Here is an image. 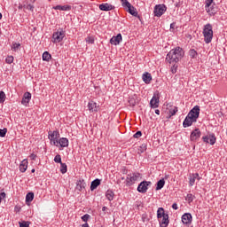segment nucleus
<instances>
[{
	"mask_svg": "<svg viewBox=\"0 0 227 227\" xmlns=\"http://www.w3.org/2000/svg\"><path fill=\"white\" fill-rule=\"evenodd\" d=\"M198 118H200V106H195L185 117L183 127L187 129V127H191L192 123L198 121Z\"/></svg>",
	"mask_w": 227,
	"mask_h": 227,
	"instance_id": "nucleus-1",
	"label": "nucleus"
},
{
	"mask_svg": "<svg viewBox=\"0 0 227 227\" xmlns=\"http://www.w3.org/2000/svg\"><path fill=\"white\" fill-rule=\"evenodd\" d=\"M184 49L180 47H176V49H172L166 57L167 63H178L182 58L184 56Z\"/></svg>",
	"mask_w": 227,
	"mask_h": 227,
	"instance_id": "nucleus-2",
	"label": "nucleus"
},
{
	"mask_svg": "<svg viewBox=\"0 0 227 227\" xmlns=\"http://www.w3.org/2000/svg\"><path fill=\"white\" fill-rule=\"evenodd\" d=\"M157 217L160 219V227H168L169 224V215L165 214L164 207H159L157 210ZM161 219V220H160Z\"/></svg>",
	"mask_w": 227,
	"mask_h": 227,
	"instance_id": "nucleus-3",
	"label": "nucleus"
},
{
	"mask_svg": "<svg viewBox=\"0 0 227 227\" xmlns=\"http://www.w3.org/2000/svg\"><path fill=\"white\" fill-rule=\"evenodd\" d=\"M203 36L206 43H210V42H212V39L214 38V30L212 29V25L210 23L204 26Z\"/></svg>",
	"mask_w": 227,
	"mask_h": 227,
	"instance_id": "nucleus-4",
	"label": "nucleus"
},
{
	"mask_svg": "<svg viewBox=\"0 0 227 227\" xmlns=\"http://www.w3.org/2000/svg\"><path fill=\"white\" fill-rule=\"evenodd\" d=\"M141 179V174L138 172H134L131 174H128L126 177V185L130 186L134 185L136 182Z\"/></svg>",
	"mask_w": 227,
	"mask_h": 227,
	"instance_id": "nucleus-5",
	"label": "nucleus"
},
{
	"mask_svg": "<svg viewBox=\"0 0 227 227\" xmlns=\"http://www.w3.org/2000/svg\"><path fill=\"white\" fill-rule=\"evenodd\" d=\"M53 43H59V42H63L65 38V31L63 28H59L56 32L52 35Z\"/></svg>",
	"mask_w": 227,
	"mask_h": 227,
	"instance_id": "nucleus-6",
	"label": "nucleus"
},
{
	"mask_svg": "<svg viewBox=\"0 0 227 227\" xmlns=\"http://www.w3.org/2000/svg\"><path fill=\"white\" fill-rule=\"evenodd\" d=\"M48 139H50L51 144L54 146H58V139H59V131H49Z\"/></svg>",
	"mask_w": 227,
	"mask_h": 227,
	"instance_id": "nucleus-7",
	"label": "nucleus"
},
{
	"mask_svg": "<svg viewBox=\"0 0 227 227\" xmlns=\"http://www.w3.org/2000/svg\"><path fill=\"white\" fill-rule=\"evenodd\" d=\"M150 185H152V182L143 181L138 184L137 191L142 194H145L148 191V186Z\"/></svg>",
	"mask_w": 227,
	"mask_h": 227,
	"instance_id": "nucleus-8",
	"label": "nucleus"
},
{
	"mask_svg": "<svg viewBox=\"0 0 227 227\" xmlns=\"http://www.w3.org/2000/svg\"><path fill=\"white\" fill-rule=\"evenodd\" d=\"M168 10V7L164 4H158L154 7V16L155 17H162L164 15V12Z\"/></svg>",
	"mask_w": 227,
	"mask_h": 227,
	"instance_id": "nucleus-9",
	"label": "nucleus"
},
{
	"mask_svg": "<svg viewBox=\"0 0 227 227\" xmlns=\"http://www.w3.org/2000/svg\"><path fill=\"white\" fill-rule=\"evenodd\" d=\"M202 140L204 143H207L208 145H215V141H217V138H215V135L211 134L209 136L202 137Z\"/></svg>",
	"mask_w": 227,
	"mask_h": 227,
	"instance_id": "nucleus-10",
	"label": "nucleus"
},
{
	"mask_svg": "<svg viewBox=\"0 0 227 227\" xmlns=\"http://www.w3.org/2000/svg\"><path fill=\"white\" fill-rule=\"evenodd\" d=\"M214 3V0H206L205 1V8H206V12L207 13H209V15H215V10H214L212 7V4Z\"/></svg>",
	"mask_w": 227,
	"mask_h": 227,
	"instance_id": "nucleus-11",
	"label": "nucleus"
},
{
	"mask_svg": "<svg viewBox=\"0 0 227 227\" xmlns=\"http://www.w3.org/2000/svg\"><path fill=\"white\" fill-rule=\"evenodd\" d=\"M200 137H201V131L200 130V129H195L193 131H192L190 135L191 141L195 143V141L200 139Z\"/></svg>",
	"mask_w": 227,
	"mask_h": 227,
	"instance_id": "nucleus-12",
	"label": "nucleus"
},
{
	"mask_svg": "<svg viewBox=\"0 0 227 227\" xmlns=\"http://www.w3.org/2000/svg\"><path fill=\"white\" fill-rule=\"evenodd\" d=\"M114 5L108 3L99 4V10H101V12H111V10H114Z\"/></svg>",
	"mask_w": 227,
	"mask_h": 227,
	"instance_id": "nucleus-13",
	"label": "nucleus"
},
{
	"mask_svg": "<svg viewBox=\"0 0 227 227\" xmlns=\"http://www.w3.org/2000/svg\"><path fill=\"white\" fill-rule=\"evenodd\" d=\"M123 40L121 34H118L116 36H113L110 39V43L112 45H120L121 42Z\"/></svg>",
	"mask_w": 227,
	"mask_h": 227,
	"instance_id": "nucleus-14",
	"label": "nucleus"
},
{
	"mask_svg": "<svg viewBox=\"0 0 227 227\" xmlns=\"http://www.w3.org/2000/svg\"><path fill=\"white\" fill-rule=\"evenodd\" d=\"M183 224H191L192 223V215L191 213H186L182 216Z\"/></svg>",
	"mask_w": 227,
	"mask_h": 227,
	"instance_id": "nucleus-15",
	"label": "nucleus"
},
{
	"mask_svg": "<svg viewBox=\"0 0 227 227\" xmlns=\"http://www.w3.org/2000/svg\"><path fill=\"white\" fill-rule=\"evenodd\" d=\"M31 100V93L30 92H26L24 95H23V98L21 100V104L23 106H27L29 104V101Z\"/></svg>",
	"mask_w": 227,
	"mask_h": 227,
	"instance_id": "nucleus-16",
	"label": "nucleus"
},
{
	"mask_svg": "<svg viewBox=\"0 0 227 227\" xmlns=\"http://www.w3.org/2000/svg\"><path fill=\"white\" fill-rule=\"evenodd\" d=\"M86 187V182L84 179H80L76 182V191L82 192Z\"/></svg>",
	"mask_w": 227,
	"mask_h": 227,
	"instance_id": "nucleus-17",
	"label": "nucleus"
},
{
	"mask_svg": "<svg viewBox=\"0 0 227 227\" xmlns=\"http://www.w3.org/2000/svg\"><path fill=\"white\" fill-rule=\"evenodd\" d=\"M150 106L153 109H156V107H159V97L153 96L150 101Z\"/></svg>",
	"mask_w": 227,
	"mask_h": 227,
	"instance_id": "nucleus-18",
	"label": "nucleus"
},
{
	"mask_svg": "<svg viewBox=\"0 0 227 227\" xmlns=\"http://www.w3.org/2000/svg\"><path fill=\"white\" fill-rule=\"evenodd\" d=\"M58 146H60L61 148H67L68 146V138L62 137L58 140Z\"/></svg>",
	"mask_w": 227,
	"mask_h": 227,
	"instance_id": "nucleus-19",
	"label": "nucleus"
},
{
	"mask_svg": "<svg viewBox=\"0 0 227 227\" xmlns=\"http://www.w3.org/2000/svg\"><path fill=\"white\" fill-rule=\"evenodd\" d=\"M196 180H200V174L195 173V174L190 175L189 184L191 185V187H192V185H194Z\"/></svg>",
	"mask_w": 227,
	"mask_h": 227,
	"instance_id": "nucleus-20",
	"label": "nucleus"
},
{
	"mask_svg": "<svg viewBox=\"0 0 227 227\" xmlns=\"http://www.w3.org/2000/svg\"><path fill=\"white\" fill-rule=\"evenodd\" d=\"M27 160H23L21 163L20 164V171L21 173H26L27 171Z\"/></svg>",
	"mask_w": 227,
	"mask_h": 227,
	"instance_id": "nucleus-21",
	"label": "nucleus"
},
{
	"mask_svg": "<svg viewBox=\"0 0 227 227\" xmlns=\"http://www.w3.org/2000/svg\"><path fill=\"white\" fill-rule=\"evenodd\" d=\"M54 10H60L61 12H70L72 6L70 5H57L53 7Z\"/></svg>",
	"mask_w": 227,
	"mask_h": 227,
	"instance_id": "nucleus-22",
	"label": "nucleus"
},
{
	"mask_svg": "<svg viewBox=\"0 0 227 227\" xmlns=\"http://www.w3.org/2000/svg\"><path fill=\"white\" fill-rule=\"evenodd\" d=\"M142 79L145 84H150L152 82V74L150 73H145L142 76Z\"/></svg>",
	"mask_w": 227,
	"mask_h": 227,
	"instance_id": "nucleus-23",
	"label": "nucleus"
},
{
	"mask_svg": "<svg viewBox=\"0 0 227 227\" xmlns=\"http://www.w3.org/2000/svg\"><path fill=\"white\" fill-rule=\"evenodd\" d=\"M88 108H89V111H90V113H97V111H98V110L97 109V103H95V102H93V101L89 102V104H88Z\"/></svg>",
	"mask_w": 227,
	"mask_h": 227,
	"instance_id": "nucleus-24",
	"label": "nucleus"
},
{
	"mask_svg": "<svg viewBox=\"0 0 227 227\" xmlns=\"http://www.w3.org/2000/svg\"><path fill=\"white\" fill-rule=\"evenodd\" d=\"M126 11L129 12L133 17H137V11L132 4L129 5V7H127Z\"/></svg>",
	"mask_w": 227,
	"mask_h": 227,
	"instance_id": "nucleus-25",
	"label": "nucleus"
},
{
	"mask_svg": "<svg viewBox=\"0 0 227 227\" xmlns=\"http://www.w3.org/2000/svg\"><path fill=\"white\" fill-rule=\"evenodd\" d=\"M98 185H100V179H95L90 184V191H95Z\"/></svg>",
	"mask_w": 227,
	"mask_h": 227,
	"instance_id": "nucleus-26",
	"label": "nucleus"
},
{
	"mask_svg": "<svg viewBox=\"0 0 227 227\" xmlns=\"http://www.w3.org/2000/svg\"><path fill=\"white\" fill-rule=\"evenodd\" d=\"M106 197L108 200V201H113V200H114V192L107 190L106 192Z\"/></svg>",
	"mask_w": 227,
	"mask_h": 227,
	"instance_id": "nucleus-27",
	"label": "nucleus"
},
{
	"mask_svg": "<svg viewBox=\"0 0 227 227\" xmlns=\"http://www.w3.org/2000/svg\"><path fill=\"white\" fill-rule=\"evenodd\" d=\"M166 185V181L164 179H160L156 184V191H160Z\"/></svg>",
	"mask_w": 227,
	"mask_h": 227,
	"instance_id": "nucleus-28",
	"label": "nucleus"
},
{
	"mask_svg": "<svg viewBox=\"0 0 227 227\" xmlns=\"http://www.w3.org/2000/svg\"><path fill=\"white\" fill-rule=\"evenodd\" d=\"M33 200H35V193L33 192H28L26 195V202L27 203H31V201H33Z\"/></svg>",
	"mask_w": 227,
	"mask_h": 227,
	"instance_id": "nucleus-29",
	"label": "nucleus"
},
{
	"mask_svg": "<svg viewBox=\"0 0 227 227\" xmlns=\"http://www.w3.org/2000/svg\"><path fill=\"white\" fill-rule=\"evenodd\" d=\"M176 113H178V107L176 106H172L170 109H169V114L170 116H175L176 114Z\"/></svg>",
	"mask_w": 227,
	"mask_h": 227,
	"instance_id": "nucleus-30",
	"label": "nucleus"
},
{
	"mask_svg": "<svg viewBox=\"0 0 227 227\" xmlns=\"http://www.w3.org/2000/svg\"><path fill=\"white\" fill-rule=\"evenodd\" d=\"M52 58L48 51L43 53V61H49Z\"/></svg>",
	"mask_w": 227,
	"mask_h": 227,
	"instance_id": "nucleus-31",
	"label": "nucleus"
},
{
	"mask_svg": "<svg viewBox=\"0 0 227 227\" xmlns=\"http://www.w3.org/2000/svg\"><path fill=\"white\" fill-rule=\"evenodd\" d=\"M121 6H123L125 10H127V8H129L131 5L129 0H121Z\"/></svg>",
	"mask_w": 227,
	"mask_h": 227,
	"instance_id": "nucleus-32",
	"label": "nucleus"
},
{
	"mask_svg": "<svg viewBox=\"0 0 227 227\" xmlns=\"http://www.w3.org/2000/svg\"><path fill=\"white\" fill-rule=\"evenodd\" d=\"M67 171V163H60V173H62V175H65Z\"/></svg>",
	"mask_w": 227,
	"mask_h": 227,
	"instance_id": "nucleus-33",
	"label": "nucleus"
},
{
	"mask_svg": "<svg viewBox=\"0 0 227 227\" xmlns=\"http://www.w3.org/2000/svg\"><path fill=\"white\" fill-rule=\"evenodd\" d=\"M6 100V94L4 91H0V104H3Z\"/></svg>",
	"mask_w": 227,
	"mask_h": 227,
	"instance_id": "nucleus-34",
	"label": "nucleus"
},
{
	"mask_svg": "<svg viewBox=\"0 0 227 227\" xmlns=\"http://www.w3.org/2000/svg\"><path fill=\"white\" fill-rule=\"evenodd\" d=\"M185 200L186 201H188V203H192V201H194V195H192V193H189L187 194Z\"/></svg>",
	"mask_w": 227,
	"mask_h": 227,
	"instance_id": "nucleus-35",
	"label": "nucleus"
},
{
	"mask_svg": "<svg viewBox=\"0 0 227 227\" xmlns=\"http://www.w3.org/2000/svg\"><path fill=\"white\" fill-rule=\"evenodd\" d=\"M129 104L131 107H134L136 106V104H137V102L136 101V98H130L129 99Z\"/></svg>",
	"mask_w": 227,
	"mask_h": 227,
	"instance_id": "nucleus-36",
	"label": "nucleus"
},
{
	"mask_svg": "<svg viewBox=\"0 0 227 227\" xmlns=\"http://www.w3.org/2000/svg\"><path fill=\"white\" fill-rule=\"evenodd\" d=\"M189 56L194 59L196 56H198V52L195 50H190Z\"/></svg>",
	"mask_w": 227,
	"mask_h": 227,
	"instance_id": "nucleus-37",
	"label": "nucleus"
},
{
	"mask_svg": "<svg viewBox=\"0 0 227 227\" xmlns=\"http://www.w3.org/2000/svg\"><path fill=\"white\" fill-rule=\"evenodd\" d=\"M6 132H8L6 128H4L3 129H0V137H4L6 136Z\"/></svg>",
	"mask_w": 227,
	"mask_h": 227,
	"instance_id": "nucleus-38",
	"label": "nucleus"
},
{
	"mask_svg": "<svg viewBox=\"0 0 227 227\" xmlns=\"http://www.w3.org/2000/svg\"><path fill=\"white\" fill-rule=\"evenodd\" d=\"M19 224H20V227H29V224H31V223L23 221V222H20Z\"/></svg>",
	"mask_w": 227,
	"mask_h": 227,
	"instance_id": "nucleus-39",
	"label": "nucleus"
},
{
	"mask_svg": "<svg viewBox=\"0 0 227 227\" xmlns=\"http://www.w3.org/2000/svg\"><path fill=\"white\" fill-rule=\"evenodd\" d=\"M5 63H8V65H12V63H13V56H8L5 59Z\"/></svg>",
	"mask_w": 227,
	"mask_h": 227,
	"instance_id": "nucleus-40",
	"label": "nucleus"
},
{
	"mask_svg": "<svg viewBox=\"0 0 227 227\" xmlns=\"http://www.w3.org/2000/svg\"><path fill=\"white\" fill-rule=\"evenodd\" d=\"M54 162H57V163H59V164H61V163H62V162H61V155L57 154V155L55 156V158H54Z\"/></svg>",
	"mask_w": 227,
	"mask_h": 227,
	"instance_id": "nucleus-41",
	"label": "nucleus"
},
{
	"mask_svg": "<svg viewBox=\"0 0 227 227\" xmlns=\"http://www.w3.org/2000/svg\"><path fill=\"white\" fill-rule=\"evenodd\" d=\"M138 152H140V153H144L145 152H146V145H142L139 149Z\"/></svg>",
	"mask_w": 227,
	"mask_h": 227,
	"instance_id": "nucleus-42",
	"label": "nucleus"
},
{
	"mask_svg": "<svg viewBox=\"0 0 227 227\" xmlns=\"http://www.w3.org/2000/svg\"><path fill=\"white\" fill-rule=\"evenodd\" d=\"M178 68V65L176 63H174V65L171 67V73L175 74Z\"/></svg>",
	"mask_w": 227,
	"mask_h": 227,
	"instance_id": "nucleus-43",
	"label": "nucleus"
},
{
	"mask_svg": "<svg viewBox=\"0 0 227 227\" xmlns=\"http://www.w3.org/2000/svg\"><path fill=\"white\" fill-rule=\"evenodd\" d=\"M90 215L86 214L82 216V221H83V223H88V219H90Z\"/></svg>",
	"mask_w": 227,
	"mask_h": 227,
	"instance_id": "nucleus-44",
	"label": "nucleus"
},
{
	"mask_svg": "<svg viewBox=\"0 0 227 227\" xmlns=\"http://www.w3.org/2000/svg\"><path fill=\"white\" fill-rule=\"evenodd\" d=\"M20 47V43H14L12 46V51H17Z\"/></svg>",
	"mask_w": 227,
	"mask_h": 227,
	"instance_id": "nucleus-45",
	"label": "nucleus"
},
{
	"mask_svg": "<svg viewBox=\"0 0 227 227\" xmlns=\"http://www.w3.org/2000/svg\"><path fill=\"white\" fill-rule=\"evenodd\" d=\"M141 136H143V133L141 131H137L136 134L133 135V137L137 139L141 137Z\"/></svg>",
	"mask_w": 227,
	"mask_h": 227,
	"instance_id": "nucleus-46",
	"label": "nucleus"
},
{
	"mask_svg": "<svg viewBox=\"0 0 227 227\" xmlns=\"http://www.w3.org/2000/svg\"><path fill=\"white\" fill-rule=\"evenodd\" d=\"M86 42L87 43H95V39L93 37H87Z\"/></svg>",
	"mask_w": 227,
	"mask_h": 227,
	"instance_id": "nucleus-47",
	"label": "nucleus"
},
{
	"mask_svg": "<svg viewBox=\"0 0 227 227\" xmlns=\"http://www.w3.org/2000/svg\"><path fill=\"white\" fill-rule=\"evenodd\" d=\"M27 10H29L30 12H33L35 10V6H33L32 4H27L26 6Z\"/></svg>",
	"mask_w": 227,
	"mask_h": 227,
	"instance_id": "nucleus-48",
	"label": "nucleus"
},
{
	"mask_svg": "<svg viewBox=\"0 0 227 227\" xmlns=\"http://www.w3.org/2000/svg\"><path fill=\"white\" fill-rule=\"evenodd\" d=\"M3 198H6V193L4 192L0 193L1 201H3Z\"/></svg>",
	"mask_w": 227,
	"mask_h": 227,
	"instance_id": "nucleus-49",
	"label": "nucleus"
},
{
	"mask_svg": "<svg viewBox=\"0 0 227 227\" xmlns=\"http://www.w3.org/2000/svg\"><path fill=\"white\" fill-rule=\"evenodd\" d=\"M30 159H31L32 160H36V154L32 153V154L30 155Z\"/></svg>",
	"mask_w": 227,
	"mask_h": 227,
	"instance_id": "nucleus-50",
	"label": "nucleus"
},
{
	"mask_svg": "<svg viewBox=\"0 0 227 227\" xmlns=\"http://www.w3.org/2000/svg\"><path fill=\"white\" fill-rule=\"evenodd\" d=\"M172 208H173L174 210H178V205H177L176 203H174V204L172 205Z\"/></svg>",
	"mask_w": 227,
	"mask_h": 227,
	"instance_id": "nucleus-51",
	"label": "nucleus"
},
{
	"mask_svg": "<svg viewBox=\"0 0 227 227\" xmlns=\"http://www.w3.org/2000/svg\"><path fill=\"white\" fill-rule=\"evenodd\" d=\"M18 8L19 10H22V8H26V5H22V4H20Z\"/></svg>",
	"mask_w": 227,
	"mask_h": 227,
	"instance_id": "nucleus-52",
	"label": "nucleus"
},
{
	"mask_svg": "<svg viewBox=\"0 0 227 227\" xmlns=\"http://www.w3.org/2000/svg\"><path fill=\"white\" fill-rule=\"evenodd\" d=\"M82 227H90V225L88 224V223H85L82 225Z\"/></svg>",
	"mask_w": 227,
	"mask_h": 227,
	"instance_id": "nucleus-53",
	"label": "nucleus"
},
{
	"mask_svg": "<svg viewBox=\"0 0 227 227\" xmlns=\"http://www.w3.org/2000/svg\"><path fill=\"white\" fill-rule=\"evenodd\" d=\"M170 28H171V29H174V28H175V23H171V24H170Z\"/></svg>",
	"mask_w": 227,
	"mask_h": 227,
	"instance_id": "nucleus-54",
	"label": "nucleus"
},
{
	"mask_svg": "<svg viewBox=\"0 0 227 227\" xmlns=\"http://www.w3.org/2000/svg\"><path fill=\"white\" fill-rule=\"evenodd\" d=\"M155 114H160V111L159 109L155 110Z\"/></svg>",
	"mask_w": 227,
	"mask_h": 227,
	"instance_id": "nucleus-55",
	"label": "nucleus"
},
{
	"mask_svg": "<svg viewBox=\"0 0 227 227\" xmlns=\"http://www.w3.org/2000/svg\"><path fill=\"white\" fill-rule=\"evenodd\" d=\"M102 210H103V212H106V210H107V207H103Z\"/></svg>",
	"mask_w": 227,
	"mask_h": 227,
	"instance_id": "nucleus-56",
	"label": "nucleus"
},
{
	"mask_svg": "<svg viewBox=\"0 0 227 227\" xmlns=\"http://www.w3.org/2000/svg\"><path fill=\"white\" fill-rule=\"evenodd\" d=\"M3 19V14L0 12V20Z\"/></svg>",
	"mask_w": 227,
	"mask_h": 227,
	"instance_id": "nucleus-57",
	"label": "nucleus"
},
{
	"mask_svg": "<svg viewBox=\"0 0 227 227\" xmlns=\"http://www.w3.org/2000/svg\"><path fill=\"white\" fill-rule=\"evenodd\" d=\"M31 173H35V168H33V169L31 170Z\"/></svg>",
	"mask_w": 227,
	"mask_h": 227,
	"instance_id": "nucleus-58",
	"label": "nucleus"
},
{
	"mask_svg": "<svg viewBox=\"0 0 227 227\" xmlns=\"http://www.w3.org/2000/svg\"><path fill=\"white\" fill-rule=\"evenodd\" d=\"M121 180H125V177H121Z\"/></svg>",
	"mask_w": 227,
	"mask_h": 227,
	"instance_id": "nucleus-59",
	"label": "nucleus"
}]
</instances>
